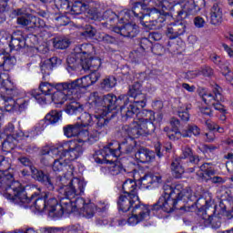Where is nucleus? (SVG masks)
<instances>
[{"label": "nucleus", "instance_id": "obj_1", "mask_svg": "<svg viewBox=\"0 0 233 233\" xmlns=\"http://www.w3.org/2000/svg\"><path fill=\"white\" fill-rule=\"evenodd\" d=\"M178 201H195L197 207L200 208H208V201L204 198H196L192 195V189L189 187H183V185L177 184L171 188L168 194H165L158 198V201L153 205V210H163L167 214L177 209Z\"/></svg>", "mask_w": 233, "mask_h": 233}, {"label": "nucleus", "instance_id": "obj_2", "mask_svg": "<svg viewBox=\"0 0 233 233\" xmlns=\"http://www.w3.org/2000/svg\"><path fill=\"white\" fill-rule=\"evenodd\" d=\"M119 212H129L132 208V216L127 219L129 225H137L145 221L150 216L148 206L139 201V197L136 194H121L117 200Z\"/></svg>", "mask_w": 233, "mask_h": 233}, {"label": "nucleus", "instance_id": "obj_3", "mask_svg": "<svg viewBox=\"0 0 233 233\" xmlns=\"http://www.w3.org/2000/svg\"><path fill=\"white\" fill-rule=\"evenodd\" d=\"M6 199H9L16 205H24L25 208L28 207L27 205H31V207H35V210H38V212H43V210L46 209V193L43 196L40 192H35L28 197L25 187L19 182H15L12 187L7 190Z\"/></svg>", "mask_w": 233, "mask_h": 233}, {"label": "nucleus", "instance_id": "obj_4", "mask_svg": "<svg viewBox=\"0 0 233 233\" xmlns=\"http://www.w3.org/2000/svg\"><path fill=\"white\" fill-rule=\"evenodd\" d=\"M128 103L127 108L123 109V114L131 116L134 117L137 114H139V107L145 108L147 106V95L143 94V86L139 82H136L129 86L127 91Z\"/></svg>", "mask_w": 233, "mask_h": 233}, {"label": "nucleus", "instance_id": "obj_5", "mask_svg": "<svg viewBox=\"0 0 233 233\" xmlns=\"http://www.w3.org/2000/svg\"><path fill=\"white\" fill-rule=\"evenodd\" d=\"M102 104V116L107 117L108 119V114H110L112 110H116V108L119 107L120 114L124 121H128V119H132V116L123 113L124 108H128V96L121 95L117 98V96H116V95L114 94L104 95Z\"/></svg>", "mask_w": 233, "mask_h": 233}, {"label": "nucleus", "instance_id": "obj_6", "mask_svg": "<svg viewBox=\"0 0 233 233\" xmlns=\"http://www.w3.org/2000/svg\"><path fill=\"white\" fill-rule=\"evenodd\" d=\"M114 144H109L101 150L100 154L102 157H119L121 152L122 154H136L139 149L137 142L132 137L125 138L120 144H118L117 148L113 147Z\"/></svg>", "mask_w": 233, "mask_h": 233}, {"label": "nucleus", "instance_id": "obj_7", "mask_svg": "<svg viewBox=\"0 0 233 233\" xmlns=\"http://www.w3.org/2000/svg\"><path fill=\"white\" fill-rule=\"evenodd\" d=\"M58 192L61 196L74 198L85 194L86 182L79 178L67 179L65 177L59 178Z\"/></svg>", "mask_w": 233, "mask_h": 233}, {"label": "nucleus", "instance_id": "obj_8", "mask_svg": "<svg viewBox=\"0 0 233 233\" xmlns=\"http://www.w3.org/2000/svg\"><path fill=\"white\" fill-rule=\"evenodd\" d=\"M94 50V46L91 44H83L75 48V52L69 55L66 58L67 70L73 72L77 68L83 69V63H85V56L88 57L90 52Z\"/></svg>", "mask_w": 233, "mask_h": 233}, {"label": "nucleus", "instance_id": "obj_9", "mask_svg": "<svg viewBox=\"0 0 233 233\" xmlns=\"http://www.w3.org/2000/svg\"><path fill=\"white\" fill-rule=\"evenodd\" d=\"M96 124L92 127L84 129V134L82 138H77L78 143H89V145H94L96 141H99V137L101 136V130L108 125V117L99 116L96 118Z\"/></svg>", "mask_w": 233, "mask_h": 233}, {"label": "nucleus", "instance_id": "obj_10", "mask_svg": "<svg viewBox=\"0 0 233 233\" xmlns=\"http://www.w3.org/2000/svg\"><path fill=\"white\" fill-rule=\"evenodd\" d=\"M170 15V13L161 11L156 7L148 8L146 11V17H149L148 21L142 22V26L147 28V30H159L163 28L167 17Z\"/></svg>", "mask_w": 233, "mask_h": 233}, {"label": "nucleus", "instance_id": "obj_11", "mask_svg": "<svg viewBox=\"0 0 233 233\" xmlns=\"http://www.w3.org/2000/svg\"><path fill=\"white\" fill-rule=\"evenodd\" d=\"M3 88L1 92H4L5 96L1 95L2 99L5 101V108L6 112H12L13 110H16V101L14 100V97L19 96V90L14 85L12 80H5L3 83Z\"/></svg>", "mask_w": 233, "mask_h": 233}, {"label": "nucleus", "instance_id": "obj_12", "mask_svg": "<svg viewBox=\"0 0 233 233\" xmlns=\"http://www.w3.org/2000/svg\"><path fill=\"white\" fill-rule=\"evenodd\" d=\"M201 8H205V0H185L181 5V10L177 12V19L183 21L188 15H196Z\"/></svg>", "mask_w": 233, "mask_h": 233}, {"label": "nucleus", "instance_id": "obj_13", "mask_svg": "<svg viewBox=\"0 0 233 233\" xmlns=\"http://www.w3.org/2000/svg\"><path fill=\"white\" fill-rule=\"evenodd\" d=\"M178 159H180L181 161L182 159H188V162L185 164L186 172H187V174H194V172H196V168H198V166L201 161L199 156L195 155L194 150H192L191 147L188 146H185L182 147V153Z\"/></svg>", "mask_w": 233, "mask_h": 233}, {"label": "nucleus", "instance_id": "obj_14", "mask_svg": "<svg viewBox=\"0 0 233 233\" xmlns=\"http://www.w3.org/2000/svg\"><path fill=\"white\" fill-rule=\"evenodd\" d=\"M83 152H85V149L81 146L74 145L72 142H66L59 150L60 159L66 157V161H74L77 157H81Z\"/></svg>", "mask_w": 233, "mask_h": 233}, {"label": "nucleus", "instance_id": "obj_15", "mask_svg": "<svg viewBox=\"0 0 233 233\" xmlns=\"http://www.w3.org/2000/svg\"><path fill=\"white\" fill-rule=\"evenodd\" d=\"M147 8L148 7H147L143 3L135 2L132 10H127L124 12L125 16L121 18V21L125 23V21H128L130 19V15H134L135 19L139 21L140 25H143V23H145L144 19L147 17Z\"/></svg>", "mask_w": 233, "mask_h": 233}, {"label": "nucleus", "instance_id": "obj_16", "mask_svg": "<svg viewBox=\"0 0 233 233\" xmlns=\"http://www.w3.org/2000/svg\"><path fill=\"white\" fill-rule=\"evenodd\" d=\"M11 167L10 159L5 156H0V177H8V176H11V179L5 182L8 186L6 193L5 194V198H8V189L12 188V185H14V183H19V181L14 180V174L10 171Z\"/></svg>", "mask_w": 233, "mask_h": 233}, {"label": "nucleus", "instance_id": "obj_17", "mask_svg": "<svg viewBox=\"0 0 233 233\" xmlns=\"http://www.w3.org/2000/svg\"><path fill=\"white\" fill-rule=\"evenodd\" d=\"M31 177H33L35 181H38V183L44 185L49 192H53L56 188L54 182H52V177H50V174L41 169H37V167H32Z\"/></svg>", "mask_w": 233, "mask_h": 233}, {"label": "nucleus", "instance_id": "obj_18", "mask_svg": "<svg viewBox=\"0 0 233 233\" xmlns=\"http://www.w3.org/2000/svg\"><path fill=\"white\" fill-rule=\"evenodd\" d=\"M72 99H77V97H74V91L70 87L56 89L51 94V101L55 105H65L66 101H72Z\"/></svg>", "mask_w": 233, "mask_h": 233}, {"label": "nucleus", "instance_id": "obj_19", "mask_svg": "<svg viewBox=\"0 0 233 233\" xmlns=\"http://www.w3.org/2000/svg\"><path fill=\"white\" fill-rule=\"evenodd\" d=\"M185 32H187V25H185V22L177 19V21L167 25L166 35L168 39H177V37L184 35Z\"/></svg>", "mask_w": 233, "mask_h": 233}, {"label": "nucleus", "instance_id": "obj_20", "mask_svg": "<svg viewBox=\"0 0 233 233\" xmlns=\"http://www.w3.org/2000/svg\"><path fill=\"white\" fill-rule=\"evenodd\" d=\"M89 110L94 112V117H103V96H99L98 92H93L89 96Z\"/></svg>", "mask_w": 233, "mask_h": 233}, {"label": "nucleus", "instance_id": "obj_21", "mask_svg": "<svg viewBox=\"0 0 233 233\" xmlns=\"http://www.w3.org/2000/svg\"><path fill=\"white\" fill-rule=\"evenodd\" d=\"M73 199H75L74 197H60L58 211L56 212V218H62L63 214H72V212H76Z\"/></svg>", "mask_w": 233, "mask_h": 233}, {"label": "nucleus", "instance_id": "obj_22", "mask_svg": "<svg viewBox=\"0 0 233 233\" xmlns=\"http://www.w3.org/2000/svg\"><path fill=\"white\" fill-rule=\"evenodd\" d=\"M114 32H116V34H120L123 37L134 39V37H137V35L139 34V26L136 24L127 23L121 27H114Z\"/></svg>", "mask_w": 233, "mask_h": 233}, {"label": "nucleus", "instance_id": "obj_23", "mask_svg": "<svg viewBox=\"0 0 233 233\" xmlns=\"http://www.w3.org/2000/svg\"><path fill=\"white\" fill-rule=\"evenodd\" d=\"M26 46V38L23 35L21 31H15L13 33L11 36V40L9 43V48L11 52H19L23 50Z\"/></svg>", "mask_w": 233, "mask_h": 233}, {"label": "nucleus", "instance_id": "obj_24", "mask_svg": "<svg viewBox=\"0 0 233 233\" xmlns=\"http://www.w3.org/2000/svg\"><path fill=\"white\" fill-rule=\"evenodd\" d=\"M223 23V4L216 2L210 9V24L214 26H219Z\"/></svg>", "mask_w": 233, "mask_h": 233}, {"label": "nucleus", "instance_id": "obj_25", "mask_svg": "<svg viewBox=\"0 0 233 233\" xmlns=\"http://www.w3.org/2000/svg\"><path fill=\"white\" fill-rule=\"evenodd\" d=\"M63 132L66 137H78V139H83L85 129H83V126L79 122H76L64 127Z\"/></svg>", "mask_w": 233, "mask_h": 233}, {"label": "nucleus", "instance_id": "obj_26", "mask_svg": "<svg viewBox=\"0 0 233 233\" xmlns=\"http://www.w3.org/2000/svg\"><path fill=\"white\" fill-rule=\"evenodd\" d=\"M88 86H90L85 76L81 78L66 82V88H71L74 93V97H76V99L79 97V91L81 88H88Z\"/></svg>", "mask_w": 233, "mask_h": 233}, {"label": "nucleus", "instance_id": "obj_27", "mask_svg": "<svg viewBox=\"0 0 233 233\" xmlns=\"http://www.w3.org/2000/svg\"><path fill=\"white\" fill-rule=\"evenodd\" d=\"M120 132L124 137H131L132 139L134 137H139V136H145L136 120L130 126H123Z\"/></svg>", "mask_w": 233, "mask_h": 233}, {"label": "nucleus", "instance_id": "obj_28", "mask_svg": "<svg viewBox=\"0 0 233 233\" xmlns=\"http://www.w3.org/2000/svg\"><path fill=\"white\" fill-rule=\"evenodd\" d=\"M66 88V82L50 84L48 82H42L39 86V90L43 96H52L55 90H64Z\"/></svg>", "mask_w": 233, "mask_h": 233}, {"label": "nucleus", "instance_id": "obj_29", "mask_svg": "<svg viewBox=\"0 0 233 233\" xmlns=\"http://www.w3.org/2000/svg\"><path fill=\"white\" fill-rule=\"evenodd\" d=\"M135 157L140 163H150L156 157V153L139 146L137 151L135 153Z\"/></svg>", "mask_w": 233, "mask_h": 233}, {"label": "nucleus", "instance_id": "obj_30", "mask_svg": "<svg viewBox=\"0 0 233 233\" xmlns=\"http://www.w3.org/2000/svg\"><path fill=\"white\" fill-rule=\"evenodd\" d=\"M92 52H94V50H91L90 54L88 56H86V55H85L84 56V63L83 65V70H97V68H99V66H101V59L97 58V57H92Z\"/></svg>", "mask_w": 233, "mask_h": 233}, {"label": "nucleus", "instance_id": "obj_31", "mask_svg": "<svg viewBox=\"0 0 233 233\" xmlns=\"http://www.w3.org/2000/svg\"><path fill=\"white\" fill-rule=\"evenodd\" d=\"M223 89L219 86H216L212 93H207L205 97L202 99L206 105H210L214 103L213 101H223Z\"/></svg>", "mask_w": 233, "mask_h": 233}, {"label": "nucleus", "instance_id": "obj_32", "mask_svg": "<svg viewBox=\"0 0 233 233\" xmlns=\"http://www.w3.org/2000/svg\"><path fill=\"white\" fill-rule=\"evenodd\" d=\"M135 121H137V124L144 136H150L156 131V126L152 121L147 119H137Z\"/></svg>", "mask_w": 233, "mask_h": 233}, {"label": "nucleus", "instance_id": "obj_33", "mask_svg": "<svg viewBox=\"0 0 233 233\" xmlns=\"http://www.w3.org/2000/svg\"><path fill=\"white\" fill-rule=\"evenodd\" d=\"M14 130H15V127H14V124L8 123L5 129L4 132L6 134L7 137L6 139L3 142L2 147L3 148H14V146L12 145L14 141H15V137H14Z\"/></svg>", "mask_w": 233, "mask_h": 233}, {"label": "nucleus", "instance_id": "obj_34", "mask_svg": "<svg viewBox=\"0 0 233 233\" xmlns=\"http://www.w3.org/2000/svg\"><path fill=\"white\" fill-rule=\"evenodd\" d=\"M57 198L54 197L52 192H46V208L48 212H52L56 216V212L59 211Z\"/></svg>", "mask_w": 233, "mask_h": 233}, {"label": "nucleus", "instance_id": "obj_35", "mask_svg": "<svg viewBox=\"0 0 233 233\" xmlns=\"http://www.w3.org/2000/svg\"><path fill=\"white\" fill-rule=\"evenodd\" d=\"M84 110L83 105L76 101L66 104L64 108V111L68 114V116H77V114H82Z\"/></svg>", "mask_w": 233, "mask_h": 233}, {"label": "nucleus", "instance_id": "obj_36", "mask_svg": "<svg viewBox=\"0 0 233 233\" xmlns=\"http://www.w3.org/2000/svg\"><path fill=\"white\" fill-rule=\"evenodd\" d=\"M122 194L132 196V194H135V196H137V184L136 181H134L132 178H127L125 180V182L122 185Z\"/></svg>", "mask_w": 233, "mask_h": 233}, {"label": "nucleus", "instance_id": "obj_37", "mask_svg": "<svg viewBox=\"0 0 233 233\" xmlns=\"http://www.w3.org/2000/svg\"><path fill=\"white\" fill-rule=\"evenodd\" d=\"M181 158H175L171 163V171L177 179H180L183 174H185V167L181 166Z\"/></svg>", "mask_w": 233, "mask_h": 233}, {"label": "nucleus", "instance_id": "obj_38", "mask_svg": "<svg viewBox=\"0 0 233 233\" xmlns=\"http://www.w3.org/2000/svg\"><path fill=\"white\" fill-rule=\"evenodd\" d=\"M200 135L201 129L195 124L187 125V128L182 130V137H191L192 136L198 137Z\"/></svg>", "mask_w": 233, "mask_h": 233}, {"label": "nucleus", "instance_id": "obj_39", "mask_svg": "<svg viewBox=\"0 0 233 233\" xmlns=\"http://www.w3.org/2000/svg\"><path fill=\"white\" fill-rule=\"evenodd\" d=\"M56 157V159H55L53 163L54 172H61V170H64L66 167H70L65 157L61 158V153H58Z\"/></svg>", "mask_w": 233, "mask_h": 233}, {"label": "nucleus", "instance_id": "obj_40", "mask_svg": "<svg viewBox=\"0 0 233 233\" xmlns=\"http://www.w3.org/2000/svg\"><path fill=\"white\" fill-rule=\"evenodd\" d=\"M53 46L58 50H65L70 46V40L66 36H56L53 39Z\"/></svg>", "mask_w": 233, "mask_h": 233}, {"label": "nucleus", "instance_id": "obj_41", "mask_svg": "<svg viewBox=\"0 0 233 233\" xmlns=\"http://www.w3.org/2000/svg\"><path fill=\"white\" fill-rule=\"evenodd\" d=\"M78 119L81 121L80 125H82L83 129L86 128V127L90 128L94 127V123H96V117L94 120L92 115L86 112L82 113Z\"/></svg>", "mask_w": 233, "mask_h": 233}, {"label": "nucleus", "instance_id": "obj_42", "mask_svg": "<svg viewBox=\"0 0 233 233\" xmlns=\"http://www.w3.org/2000/svg\"><path fill=\"white\" fill-rule=\"evenodd\" d=\"M88 10V5L83 2H75L70 9V14L72 15H79L83 14V12H86Z\"/></svg>", "mask_w": 233, "mask_h": 233}, {"label": "nucleus", "instance_id": "obj_43", "mask_svg": "<svg viewBox=\"0 0 233 233\" xmlns=\"http://www.w3.org/2000/svg\"><path fill=\"white\" fill-rule=\"evenodd\" d=\"M61 117H63L62 111L51 110L45 117L46 121L49 123V125H56Z\"/></svg>", "mask_w": 233, "mask_h": 233}, {"label": "nucleus", "instance_id": "obj_44", "mask_svg": "<svg viewBox=\"0 0 233 233\" xmlns=\"http://www.w3.org/2000/svg\"><path fill=\"white\" fill-rule=\"evenodd\" d=\"M33 18L34 15L30 14H27L24 16H18L16 18V24L22 28H25V26H28V28H32Z\"/></svg>", "mask_w": 233, "mask_h": 233}, {"label": "nucleus", "instance_id": "obj_45", "mask_svg": "<svg viewBox=\"0 0 233 233\" xmlns=\"http://www.w3.org/2000/svg\"><path fill=\"white\" fill-rule=\"evenodd\" d=\"M188 110H192V104H185L178 107V116L182 121H188L190 119Z\"/></svg>", "mask_w": 233, "mask_h": 233}, {"label": "nucleus", "instance_id": "obj_46", "mask_svg": "<svg viewBox=\"0 0 233 233\" xmlns=\"http://www.w3.org/2000/svg\"><path fill=\"white\" fill-rule=\"evenodd\" d=\"M97 40L103 45H116L117 43V39L115 36L106 33H99Z\"/></svg>", "mask_w": 233, "mask_h": 233}, {"label": "nucleus", "instance_id": "obj_47", "mask_svg": "<svg viewBox=\"0 0 233 233\" xmlns=\"http://www.w3.org/2000/svg\"><path fill=\"white\" fill-rule=\"evenodd\" d=\"M156 113L152 110H147V109H143L141 112L138 111V113L135 116H137V119H146V121H151L154 122L156 121Z\"/></svg>", "mask_w": 233, "mask_h": 233}, {"label": "nucleus", "instance_id": "obj_48", "mask_svg": "<svg viewBox=\"0 0 233 233\" xmlns=\"http://www.w3.org/2000/svg\"><path fill=\"white\" fill-rule=\"evenodd\" d=\"M152 41L149 38H142L140 40V48L136 51L137 54L139 52H143L139 56H145V52H148V50L152 49Z\"/></svg>", "mask_w": 233, "mask_h": 233}, {"label": "nucleus", "instance_id": "obj_49", "mask_svg": "<svg viewBox=\"0 0 233 233\" xmlns=\"http://www.w3.org/2000/svg\"><path fill=\"white\" fill-rule=\"evenodd\" d=\"M164 131L167 132V136L171 141H177V139H181V137H183V131L180 132L179 129L165 127Z\"/></svg>", "mask_w": 233, "mask_h": 233}, {"label": "nucleus", "instance_id": "obj_50", "mask_svg": "<svg viewBox=\"0 0 233 233\" xmlns=\"http://www.w3.org/2000/svg\"><path fill=\"white\" fill-rule=\"evenodd\" d=\"M75 200H73V207L75 208V212H80L86 207V205H88V203H86V201H85V198L77 196L75 197Z\"/></svg>", "mask_w": 233, "mask_h": 233}, {"label": "nucleus", "instance_id": "obj_51", "mask_svg": "<svg viewBox=\"0 0 233 233\" xmlns=\"http://www.w3.org/2000/svg\"><path fill=\"white\" fill-rule=\"evenodd\" d=\"M117 85V80L114 76H108L100 84L101 88L104 90H110Z\"/></svg>", "mask_w": 233, "mask_h": 233}, {"label": "nucleus", "instance_id": "obj_52", "mask_svg": "<svg viewBox=\"0 0 233 233\" xmlns=\"http://www.w3.org/2000/svg\"><path fill=\"white\" fill-rule=\"evenodd\" d=\"M80 214H82L84 218H87V219L94 218V214H96V205L87 203Z\"/></svg>", "mask_w": 233, "mask_h": 233}, {"label": "nucleus", "instance_id": "obj_53", "mask_svg": "<svg viewBox=\"0 0 233 233\" xmlns=\"http://www.w3.org/2000/svg\"><path fill=\"white\" fill-rule=\"evenodd\" d=\"M96 34H97V29L90 25H87L84 27V32L81 33V35L86 37V39H92L93 37H96Z\"/></svg>", "mask_w": 233, "mask_h": 233}, {"label": "nucleus", "instance_id": "obj_54", "mask_svg": "<svg viewBox=\"0 0 233 233\" xmlns=\"http://www.w3.org/2000/svg\"><path fill=\"white\" fill-rule=\"evenodd\" d=\"M218 197L221 201H228L230 198V189L227 186H220L217 191Z\"/></svg>", "mask_w": 233, "mask_h": 233}, {"label": "nucleus", "instance_id": "obj_55", "mask_svg": "<svg viewBox=\"0 0 233 233\" xmlns=\"http://www.w3.org/2000/svg\"><path fill=\"white\" fill-rule=\"evenodd\" d=\"M212 176H216V171H199L197 173L198 181H201L202 183H208Z\"/></svg>", "mask_w": 233, "mask_h": 233}, {"label": "nucleus", "instance_id": "obj_56", "mask_svg": "<svg viewBox=\"0 0 233 233\" xmlns=\"http://www.w3.org/2000/svg\"><path fill=\"white\" fill-rule=\"evenodd\" d=\"M109 172L112 176H119V174H132V171H127L125 167L121 164H116L112 166L109 169Z\"/></svg>", "mask_w": 233, "mask_h": 233}, {"label": "nucleus", "instance_id": "obj_57", "mask_svg": "<svg viewBox=\"0 0 233 233\" xmlns=\"http://www.w3.org/2000/svg\"><path fill=\"white\" fill-rule=\"evenodd\" d=\"M154 177H156V179L157 178V177H154L151 174H146L143 177H141L140 183L142 186H144V188H150V186L154 183V181H156Z\"/></svg>", "mask_w": 233, "mask_h": 233}, {"label": "nucleus", "instance_id": "obj_58", "mask_svg": "<svg viewBox=\"0 0 233 233\" xmlns=\"http://www.w3.org/2000/svg\"><path fill=\"white\" fill-rule=\"evenodd\" d=\"M8 3L7 0H0V23H5L6 21V15L5 12L8 10Z\"/></svg>", "mask_w": 233, "mask_h": 233}, {"label": "nucleus", "instance_id": "obj_59", "mask_svg": "<svg viewBox=\"0 0 233 233\" xmlns=\"http://www.w3.org/2000/svg\"><path fill=\"white\" fill-rule=\"evenodd\" d=\"M17 161H19L23 167H28L30 170L32 171V168H35L34 167V161H32V158L28 156H20L17 157Z\"/></svg>", "mask_w": 233, "mask_h": 233}, {"label": "nucleus", "instance_id": "obj_60", "mask_svg": "<svg viewBox=\"0 0 233 233\" xmlns=\"http://www.w3.org/2000/svg\"><path fill=\"white\" fill-rule=\"evenodd\" d=\"M31 96L34 98H35V100L37 101V103H39V105H46V97H45V96L39 94L37 89L32 90L31 91Z\"/></svg>", "mask_w": 233, "mask_h": 233}, {"label": "nucleus", "instance_id": "obj_61", "mask_svg": "<svg viewBox=\"0 0 233 233\" xmlns=\"http://www.w3.org/2000/svg\"><path fill=\"white\" fill-rule=\"evenodd\" d=\"M58 26H66L70 23V18L65 15H60L55 18Z\"/></svg>", "mask_w": 233, "mask_h": 233}, {"label": "nucleus", "instance_id": "obj_62", "mask_svg": "<svg viewBox=\"0 0 233 233\" xmlns=\"http://www.w3.org/2000/svg\"><path fill=\"white\" fill-rule=\"evenodd\" d=\"M45 20L33 15V22L31 28H45Z\"/></svg>", "mask_w": 233, "mask_h": 233}, {"label": "nucleus", "instance_id": "obj_63", "mask_svg": "<svg viewBox=\"0 0 233 233\" xmlns=\"http://www.w3.org/2000/svg\"><path fill=\"white\" fill-rule=\"evenodd\" d=\"M52 70H54V68L49 65L47 60L41 65V72L44 76H50V74H52Z\"/></svg>", "mask_w": 233, "mask_h": 233}, {"label": "nucleus", "instance_id": "obj_64", "mask_svg": "<svg viewBox=\"0 0 233 233\" xmlns=\"http://www.w3.org/2000/svg\"><path fill=\"white\" fill-rule=\"evenodd\" d=\"M58 153H59V149L58 148L51 149L50 147H44L41 150V155L42 156L52 157V156H56Z\"/></svg>", "mask_w": 233, "mask_h": 233}]
</instances>
